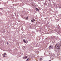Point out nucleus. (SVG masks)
<instances>
[{
	"instance_id": "1",
	"label": "nucleus",
	"mask_w": 61,
	"mask_h": 61,
	"mask_svg": "<svg viewBox=\"0 0 61 61\" xmlns=\"http://www.w3.org/2000/svg\"><path fill=\"white\" fill-rule=\"evenodd\" d=\"M56 48L57 49H60V46L59 45L56 44Z\"/></svg>"
},
{
	"instance_id": "2",
	"label": "nucleus",
	"mask_w": 61,
	"mask_h": 61,
	"mask_svg": "<svg viewBox=\"0 0 61 61\" xmlns=\"http://www.w3.org/2000/svg\"><path fill=\"white\" fill-rule=\"evenodd\" d=\"M2 55L4 57H6L7 56V55L6 53H4Z\"/></svg>"
},
{
	"instance_id": "3",
	"label": "nucleus",
	"mask_w": 61,
	"mask_h": 61,
	"mask_svg": "<svg viewBox=\"0 0 61 61\" xmlns=\"http://www.w3.org/2000/svg\"><path fill=\"white\" fill-rule=\"evenodd\" d=\"M35 10L37 11H39V10H38V9H37V8H35Z\"/></svg>"
},
{
	"instance_id": "4",
	"label": "nucleus",
	"mask_w": 61,
	"mask_h": 61,
	"mask_svg": "<svg viewBox=\"0 0 61 61\" xmlns=\"http://www.w3.org/2000/svg\"><path fill=\"white\" fill-rule=\"evenodd\" d=\"M49 49H51L52 48V46H49Z\"/></svg>"
},
{
	"instance_id": "5",
	"label": "nucleus",
	"mask_w": 61,
	"mask_h": 61,
	"mask_svg": "<svg viewBox=\"0 0 61 61\" xmlns=\"http://www.w3.org/2000/svg\"><path fill=\"white\" fill-rule=\"evenodd\" d=\"M23 59H25V58H27V56H26L25 57H23Z\"/></svg>"
},
{
	"instance_id": "6",
	"label": "nucleus",
	"mask_w": 61,
	"mask_h": 61,
	"mask_svg": "<svg viewBox=\"0 0 61 61\" xmlns=\"http://www.w3.org/2000/svg\"><path fill=\"white\" fill-rule=\"evenodd\" d=\"M35 21V20L34 19H33L31 20V21L32 22H33L34 21Z\"/></svg>"
},
{
	"instance_id": "7",
	"label": "nucleus",
	"mask_w": 61,
	"mask_h": 61,
	"mask_svg": "<svg viewBox=\"0 0 61 61\" xmlns=\"http://www.w3.org/2000/svg\"><path fill=\"white\" fill-rule=\"evenodd\" d=\"M29 59H29V58H28L27 59L26 61H29Z\"/></svg>"
},
{
	"instance_id": "8",
	"label": "nucleus",
	"mask_w": 61,
	"mask_h": 61,
	"mask_svg": "<svg viewBox=\"0 0 61 61\" xmlns=\"http://www.w3.org/2000/svg\"><path fill=\"white\" fill-rule=\"evenodd\" d=\"M23 41L25 43H26V41H25V40H23Z\"/></svg>"
},
{
	"instance_id": "9",
	"label": "nucleus",
	"mask_w": 61,
	"mask_h": 61,
	"mask_svg": "<svg viewBox=\"0 0 61 61\" xmlns=\"http://www.w3.org/2000/svg\"><path fill=\"white\" fill-rule=\"evenodd\" d=\"M23 48V49H25V46H23V47H22Z\"/></svg>"
},
{
	"instance_id": "10",
	"label": "nucleus",
	"mask_w": 61,
	"mask_h": 61,
	"mask_svg": "<svg viewBox=\"0 0 61 61\" xmlns=\"http://www.w3.org/2000/svg\"><path fill=\"white\" fill-rule=\"evenodd\" d=\"M28 16H27L26 17H25V19H27L28 18Z\"/></svg>"
},
{
	"instance_id": "11",
	"label": "nucleus",
	"mask_w": 61,
	"mask_h": 61,
	"mask_svg": "<svg viewBox=\"0 0 61 61\" xmlns=\"http://www.w3.org/2000/svg\"><path fill=\"white\" fill-rule=\"evenodd\" d=\"M40 61H41V60H42V58H40Z\"/></svg>"
},
{
	"instance_id": "12",
	"label": "nucleus",
	"mask_w": 61,
	"mask_h": 61,
	"mask_svg": "<svg viewBox=\"0 0 61 61\" xmlns=\"http://www.w3.org/2000/svg\"><path fill=\"white\" fill-rule=\"evenodd\" d=\"M7 45H8V43H7Z\"/></svg>"
},
{
	"instance_id": "13",
	"label": "nucleus",
	"mask_w": 61,
	"mask_h": 61,
	"mask_svg": "<svg viewBox=\"0 0 61 61\" xmlns=\"http://www.w3.org/2000/svg\"><path fill=\"white\" fill-rule=\"evenodd\" d=\"M49 61H51V60H49Z\"/></svg>"
},
{
	"instance_id": "14",
	"label": "nucleus",
	"mask_w": 61,
	"mask_h": 61,
	"mask_svg": "<svg viewBox=\"0 0 61 61\" xmlns=\"http://www.w3.org/2000/svg\"><path fill=\"white\" fill-rule=\"evenodd\" d=\"M50 0H49V1H50Z\"/></svg>"
}]
</instances>
